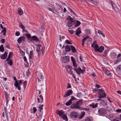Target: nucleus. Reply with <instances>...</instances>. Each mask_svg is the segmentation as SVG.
Segmentation results:
<instances>
[{
  "label": "nucleus",
  "mask_w": 121,
  "mask_h": 121,
  "mask_svg": "<svg viewBox=\"0 0 121 121\" xmlns=\"http://www.w3.org/2000/svg\"><path fill=\"white\" fill-rule=\"evenodd\" d=\"M67 20H69L70 22L74 21L73 19L70 16H69L67 17Z\"/></svg>",
  "instance_id": "nucleus-39"
},
{
  "label": "nucleus",
  "mask_w": 121,
  "mask_h": 121,
  "mask_svg": "<svg viewBox=\"0 0 121 121\" xmlns=\"http://www.w3.org/2000/svg\"><path fill=\"white\" fill-rule=\"evenodd\" d=\"M96 42L94 41L91 45V47L94 48V50L95 52H98L102 53L104 50V47L102 46L99 48L98 45L96 43Z\"/></svg>",
  "instance_id": "nucleus-1"
},
{
  "label": "nucleus",
  "mask_w": 121,
  "mask_h": 121,
  "mask_svg": "<svg viewBox=\"0 0 121 121\" xmlns=\"http://www.w3.org/2000/svg\"><path fill=\"white\" fill-rule=\"evenodd\" d=\"M106 103L103 100H102L100 101V104L103 106H105L107 105Z\"/></svg>",
  "instance_id": "nucleus-32"
},
{
  "label": "nucleus",
  "mask_w": 121,
  "mask_h": 121,
  "mask_svg": "<svg viewBox=\"0 0 121 121\" xmlns=\"http://www.w3.org/2000/svg\"><path fill=\"white\" fill-rule=\"evenodd\" d=\"M81 95V93H78L77 95V96L79 97H80Z\"/></svg>",
  "instance_id": "nucleus-57"
},
{
  "label": "nucleus",
  "mask_w": 121,
  "mask_h": 121,
  "mask_svg": "<svg viewBox=\"0 0 121 121\" xmlns=\"http://www.w3.org/2000/svg\"><path fill=\"white\" fill-rule=\"evenodd\" d=\"M109 2H110L112 5V6L115 11L117 12L119 11L118 9L116 6V5L111 0H109Z\"/></svg>",
  "instance_id": "nucleus-7"
},
{
  "label": "nucleus",
  "mask_w": 121,
  "mask_h": 121,
  "mask_svg": "<svg viewBox=\"0 0 121 121\" xmlns=\"http://www.w3.org/2000/svg\"><path fill=\"white\" fill-rule=\"evenodd\" d=\"M88 38V36H87L85 37L84 38H83L82 40V42L84 43L87 40Z\"/></svg>",
  "instance_id": "nucleus-44"
},
{
  "label": "nucleus",
  "mask_w": 121,
  "mask_h": 121,
  "mask_svg": "<svg viewBox=\"0 0 121 121\" xmlns=\"http://www.w3.org/2000/svg\"><path fill=\"white\" fill-rule=\"evenodd\" d=\"M63 61L64 62L67 63L69 61V56H66L63 57Z\"/></svg>",
  "instance_id": "nucleus-11"
},
{
  "label": "nucleus",
  "mask_w": 121,
  "mask_h": 121,
  "mask_svg": "<svg viewBox=\"0 0 121 121\" xmlns=\"http://www.w3.org/2000/svg\"><path fill=\"white\" fill-rule=\"evenodd\" d=\"M14 80L15 81L14 83L15 86L17 88V89L20 90L21 89L20 85L22 83V82L21 80L17 81L15 76H14L13 77Z\"/></svg>",
  "instance_id": "nucleus-2"
},
{
  "label": "nucleus",
  "mask_w": 121,
  "mask_h": 121,
  "mask_svg": "<svg viewBox=\"0 0 121 121\" xmlns=\"http://www.w3.org/2000/svg\"><path fill=\"white\" fill-rule=\"evenodd\" d=\"M64 113V112L62 110H61L60 111H58V112L57 113V114L59 115V116L60 117H61L62 116L63 114Z\"/></svg>",
  "instance_id": "nucleus-27"
},
{
  "label": "nucleus",
  "mask_w": 121,
  "mask_h": 121,
  "mask_svg": "<svg viewBox=\"0 0 121 121\" xmlns=\"http://www.w3.org/2000/svg\"><path fill=\"white\" fill-rule=\"evenodd\" d=\"M48 9L49 10L52 12L54 13L53 11H54V10L53 9H51L50 8H49Z\"/></svg>",
  "instance_id": "nucleus-62"
},
{
  "label": "nucleus",
  "mask_w": 121,
  "mask_h": 121,
  "mask_svg": "<svg viewBox=\"0 0 121 121\" xmlns=\"http://www.w3.org/2000/svg\"><path fill=\"white\" fill-rule=\"evenodd\" d=\"M7 55L8 53L6 52H5L1 56V58L3 60L5 59L6 58Z\"/></svg>",
  "instance_id": "nucleus-14"
},
{
  "label": "nucleus",
  "mask_w": 121,
  "mask_h": 121,
  "mask_svg": "<svg viewBox=\"0 0 121 121\" xmlns=\"http://www.w3.org/2000/svg\"><path fill=\"white\" fill-rule=\"evenodd\" d=\"M71 47L70 46H69L67 45L66 46L65 48V51L69 52L71 50Z\"/></svg>",
  "instance_id": "nucleus-21"
},
{
  "label": "nucleus",
  "mask_w": 121,
  "mask_h": 121,
  "mask_svg": "<svg viewBox=\"0 0 121 121\" xmlns=\"http://www.w3.org/2000/svg\"><path fill=\"white\" fill-rule=\"evenodd\" d=\"M72 103V102L70 100L67 102L66 103L65 105L67 106H69L71 105Z\"/></svg>",
  "instance_id": "nucleus-34"
},
{
  "label": "nucleus",
  "mask_w": 121,
  "mask_h": 121,
  "mask_svg": "<svg viewBox=\"0 0 121 121\" xmlns=\"http://www.w3.org/2000/svg\"><path fill=\"white\" fill-rule=\"evenodd\" d=\"M70 117L72 118H78V113L75 111L72 112L70 114Z\"/></svg>",
  "instance_id": "nucleus-5"
},
{
  "label": "nucleus",
  "mask_w": 121,
  "mask_h": 121,
  "mask_svg": "<svg viewBox=\"0 0 121 121\" xmlns=\"http://www.w3.org/2000/svg\"><path fill=\"white\" fill-rule=\"evenodd\" d=\"M6 60L7 61V63L10 66L13 65L12 60L10 59L7 58Z\"/></svg>",
  "instance_id": "nucleus-18"
},
{
  "label": "nucleus",
  "mask_w": 121,
  "mask_h": 121,
  "mask_svg": "<svg viewBox=\"0 0 121 121\" xmlns=\"http://www.w3.org/2000/svg\"><path fill=\"white\" fill-rule=\"evenodd\" d=\"M43 105H40V106L38 107L39 110L40 112H41V110L43 109Z\"/></svg>",
  "instance_id": "nucleus-47"
},
{
  "label": "nucleus",
  "mask_w": 121,
  "mask_h": 121,
  "mask_svg": "<svg viewBox=\"0 0 121 121\" xmlns=\"http://www.w3.org/2000/svg\"><path fill=\"white\" fill-rule=\"evenodd\" d=\"M97 91L99 94V95L98 96V97L99 99L106 97V94L103 90L99 89L97 90Z\"/></svg>",
  "instance_id": "nucleus-3"
},
{
  "label": "nucleus",
  "mask_w": 121,
  "mask_h": 121,
  "mask_svg": "<svg viewBox=\"0 0 121 121\" xmlns=\"http://www.w3.org/2000/svg\"><path fill=\"white\" fill-rule=\"evenodd\" d=\"M67 70L68 73L69 74H70V75L73 73L72 72L70 69V67H68V69H67Z\"/></svg>",
  "instance_id": "nucleus-40"
},
{
  "label": "nucleus",
  "mask_w": 121,
  "mask_h": 121,
  "mask_svg": "<svg viewBox=\"0 0 121 121\" xmlns=\"http://www.w3.org/2000/svg\"><path fill=\"white\" fill-rule=\"evenodd\" d=\"M36 45V52L38 53V56H39L41 54L40 47H41V44H39Z\"/></svg>",
  "instance_id": "nucleus-8"
},
{
  "label": "nucleus",
  "mask_w": 121,
  "mask_h": 121,
  "mask_svg": "<svg viewBox=\"0 0 121 121\" xmlns=\"http://www.w3.org/2000/svg\"><path fill=\"white\" fill-rule=\"evenodd\" d=\"M33 111L34 113H35L37 111V109L35 107L33 108Z\"/></svg>",
  "instance_id": "nucleus-58"
},
{
  "label": "nucleus",
  "mask_w": 121,
  "mask_h": 121,
  "mask_svg": "<svg viewBox=\"0 0 121 121\" xmlns=\"http://www.w3.org/2000/svg\"><path fill=\"white\" fill-rule=\"evenodd\" d=\"M85 121H92V120L90 117H87L86 118Z\"/></svg>",
  "instance_id": "nucleus-45"
},
{
  "label": "nucleus",
  "mask_w": 121,
  "mask_h": 121,
  "mask_svg": "<svg viewBox=\"0 0 121 121\" xmlns=\"http://www.w3.org/2000/svg\"><path fill=\"white\" fill-rule=\"evenodd\" d=\"M87 40L88 41L87 43L88 44H90L91 43L92 41V39L91 38H89L88 36V39Z\"/></svg>",
  "instance_id": "nucleus-42"
},
{
  "label": "nucleus",
  "mask_w": 121,
  "mask_h": 121,
  "mask_svg": "<svg viewBox=\"0 0 121 121\" xmlns=\"http://www.w3.org/2000/svg\"><path fill=\"white\" fill-rule=\"evenodd\" d=\"M3 30H2V32H6V28L5 27H4V28L3 29Z\"/></svg>",
  "instance_id": "nucleus-61"
},
{
  "label": "nucleus",
  "mask_w": 121,
  "mask_h": 121,
  "mask_svg": "<svg viewBox=\"0 0 121 121\" xmlns=\"http://www.w3.org/2000/svg\"><path fill=\"white\" fill-rule=\"evenodd\" d=\"M1 42L2 43H4L5 42V39H1Z\"/></svg>",
  "instance_id": "nucleus-60"
},
{
  "label": "nucleus",
  "mask_w": 121,
  "mask_h": 121,
  "mask_svg": "<svg viewBox=\"0 0 121 121\" xmlns=\"http://www.w3.org/2000/svg\"><path fill=\"white\" fill-rule=\"evenodd\" d=\"M65 38V37L64 36H62L61 37L60 35H59V39L61 41H62V40L64 39Z\"/></svg>",
  "instance_id": "nucleus-49"
},
{
  "label": "nucleus",
  "mask_w": 121,
  "mask_h": 121,
  "mask_svg": "<svg viewBox=\"0 0 121 121\" xmlns=\"http://www.w3.org/2000/svg\"><path fill=\"white\" fill-rule=\"evenodd\" d=\"M18 13L19 15H21L23 14V11L21 9L19 8L18 9Z\"/></svg>",
  "instance_id": "nucleus-29"
},
{
  "label": "nucleus",
  "mask_w": 121,
  "mask_h": 121,
  "mask_svg": "<svg viewBox=\"0 0 121 121\" xmlns=\"http://www.w3.org/2000/svg\"><path fill=\"white\" fill-rule=\"evenodd\" d=\"M73 92L71 90H69L67 91L66 93L64 95L63 97H66L67 96H69Z\"/></svg>",
  "instance_id": "nucleus-9"
},
{
  "label": "nucleus",
  "mask_w": 121,
  "mask_h": 121,
  "mask_svg": "<svg viewBox=\"0 0 121 121\" xmlns=\"http://www.w3.org/2000/svg\"><path fill=\"white\" fill-rule=\"evenodd\" d=\"M72 51L73 53H76L77 52V50L73 46L70 45Z\"/></svg>",
  "instance_id": "nucleus-25"
},
{
  "label": "nucleus",
  "mask_w": 121,
  "mask_h": 121,
  "mask_svg": "<svg viewBox=\"0 0 121 121\" xmlns=\"http://www.w3.org/2000/svg\"><path fill=\"white\" fill-rule=\"evenodd\" d=\"M27 84V82L26 81H25L24 82V86H26Z\"/></svg>",
  "instance_id": "nucleus-63"
},
{
  "label": "nucleus",
  "mask_w": 121,
  "mask_h": 121,
  "mask_svg": "<svg viewBox=\"0 0 121 121\" xmlns=\"http://www.w3.org/2000/svg\"><path fill=\"white\" fill-rule=\"evenodd\" d=\"M75 31L76 32L75 34L76 35L79 37L80 36L79 35L80 34L81 32L80 28V27H78L77 29Z\"/></svg>",
  "instance_id": "nucleus-16"
},
{
  "label": "nucleus",
  "mask_w": 121,
  "mask_h": 121,
  "mask_svg": "<svg viewBox=\"0 0 121 121\" xmlns=\"http://www.w3.org/2000/svg\"><path fill=\"white\" fill-rule=\"evenodd\" d=\"M117 56L116 54L114 52L112 53L111 55V56L112 58H114Z\"/></svg>",
  "instance_id": "nucleus-41"
},
{
  "label": "nucleus",
  "mask_w": 121,
  "mask_h": 121,
  "mask_svg": "<svg viewBox=\"0 0 121 121\" xmlns=\"http://www.w3.org/2000/svg\"><path fill=\"white\" fill-rule=\"evenodd\" d=\"M74 23L75 24L74 26L75 27H77L78 26L80 25L81 23L78 20H76L74 22Z\"/></svg>",
  "instance_id": "nucleus-22"
},
{
  "label": "nucleus",
  "mask_w": 121,
  "mask_h": 121,
  "mask_svg": "<svg viewBox=\"0 0 121 121\" xmlns=\"http://www.w3.org/2000/svg\"><path fill=\"white\" fill-rule=\"evenodd\" d=\"M56 4L58 8L60 11H63V9L62 8V6L61 5L59 4H57L56 3Z\"/></svg>",
  "instance_id": "nucleus-20"
},
{
  "label": "nucleus",
  "mask_w": 121,
  "mask_h": 121,
  "mask_svg": "<svg viewBox=\"0 0 121 121\" xmlns=\"http://www.w3.org/2000/svg\"><path fill=\"white\" fill-rule=\"evenodd\" d=\"M98 113L99 114H105L107 113L106 109L105 108H100L98 109Z\"/></svg>",
  "instance_id": "nucleus-4"
},
{
  "label": "nucleus",
  "mask_w": 121,
  "mask_h": 121,
  "mask_svg": "<svg viewBox=\"0 0 121 121\" xmlns=\"http://www.w3.org/2000/svg\"><path fill=\"white\" fill-rule=\"evenodd\" d=\"M20 54L22 56H24L25 55V52L22 50L20 49Z\"/></svg>",
  "instance_id": "nucleus-43"
},
{
  "label": "nucleus",
  "mask_w": 121,
  "mask_h": 121,
  "mask_svg": "<svg viewBox=\"0 0 121 121\" xmlns=\"http://www.w3.org/2000/svg\"><path fill=\"white\" fill-rule=\"evenodd\" d=\"M19 26L22 29L23 32H27L26 30L25 29V27L21 23L20 24Z\"/></svg>",
  "instance_id": "nucleus-17"
},
{
  "label": "nucleus",
  "mask_w": 121,
  "mask_h": 121,
  "mask_svg": "<svg viewBox=\"0 0 121 121\" xmlns=\"http://www.w3.org/2000/svg\"><path fill=\"white\" fill-rule=\"evenodd\" d=\"M121 61V59H117L115 61L114 64H118L119 62Z\"/></svg>",
  "instance_id": "nucleus-37"
},
{
  "label": "nucleus",
  "mask_w": 121,
  "mask_h": 121,
  "mask_svg": "<svg viewBox=\"0 0 121 121\" xmlns=\"http://www.w3.org/2000/svg\"><path fill=\"white\" fill-rule=\"evenodd\" d=\"M82 99L80 100L79 101L77 102L76 103V104H77L78 106H79L80 105H81L82 104Z\"/></svg>",
  "instance_id": "nucleus-28"
},
{
  "label": "nucleus",
  "mask_w": 121,
  "mask_h": 121,
  "mask_svg": "<svg viewBox=\"0 0 121 121\" xmlns=\"http://www.w3.org/2000/svg\"><path fill=\"white\" fill-rule=\"evenodd\" d=\"M33 40L38 42L39 41V40L37 37L36 36H33L31 38L30 41L31 42H33Z\"/></svg>",
  "instance_id": "nucleus-10"
},
{
  "label": "nucleus",
  "mask_w": 121,
  "mask_h": 121,
  "mask_svg": "<svg viewBox=\"0 0 121 121\" xmlns=\"http://www.w3.org/2000/svg\"><path fill=\"white\" fill-rule=\"evenodd\" d=\"M104 72L108 76H111L110 73L109 71L106 70L104 71Z\"/></svg>",
  "instance_id": "nucleus-31"
},
{
  "label": "nucleus",
  "mask_w": 121,
  "mask_h": 121,
  "mask_svg": "<svg viewBox=\"0 0 121 121\" xmlns=\"http://www.w3.org/2000/svg\"><path fill=\"white\" fill-rule=\"evenodd\" d=\"M65 42L67 44H72L71 43L69 42L68 40H65Z\"/></svg>",
  "instance_id": "nucleus-56"
},
{
  "label": "nucleus",
  "mask_w": 121,
  "mask_h": 121,
  "mask_svg": "<svg viewBox=\"0 0 121 121\" xmlns=\"http://www.w3.org/2000/svg\"><path fill=\"white\" fill-rule=\"evenodd\" d=\"M25 35L28 38H31V35L30 34H26Z\"/></svg>",
  "instance_id": "nucleus-52"
},
{
  "label": "nucleus",
  "mask_w": 121,
  "mask_h": 121,
  "mask_svg": "<svg viewBox=\"0 0 121 121\" xmlns=\"http://www.w3.org/2000/svg\"><path fill=\"white\" fill-rule=\"evenodd\" d=\"M73 66L75 68H77V65L76 63V61L73 63Z\"/></svg>",
  "instance_id": "nucleus-53"
},
{
  "label": "nucleus",
  "mask_w": 121,
  "mask_h": 121,
  "mask_svg": "<svg viewBox=\"0 0 121 121\" xmlns=\"http://www.w3.org/2000/svg\"><path fill=\"white\" fill-rule=\"evenodd\" d=\"M0 51L2 52H3L4 51V48L3 45H1L0 47Z\"/></svg>",
  "instance_id": "nucleus-38"
},
{
  "label": "nucleus",
  "mask_w": 121,
  "mask_h": 121,
  "mask_svg": "<svg viewBox=\"0 0 121 121\" xmlns=\"http://www.w3.org/2000/svg\"><path fill=\"white\" fill-rule=\"evenodd\" d=\"M70 107L72 109H80V107L77 104H73L70 106Z\"/></svg>",
  "instance_id": "nucleus-13"
},
{
  "label": "nucleus",
  "mask_w": 121,
  "mask_h": 121,
  "mask_svg": "<svg viewBox=\"0 0 121 121\" xmlns=\"http://www.w3.org/2000/svg\"><path fill=\"white\" fill-rule=\"evenodd\" d=\"M82 109L86 111H87L89 110L88 108H83Z\"/></svg>",
  "instance_id": "nucleus-59"
},
{
  "label": "nucleus",
  "mask_w": 121,
  "mask_h": 121,
  "mask_svg": "<svg viewBox=\"0 0 121 121\" xmlns=\"http://www.w3.org/2000/svg\"><path fill=\"white\" fill-rule=\"evenodd\" d=\"M13 55V53L12 52H10L9 54L8 57L7 58L10 59L12 57Z\"/></svg>",
  "instance_id": "nucleus-46"
},
{
  "label": "nucleus",
  "mask_w": 121,
  "mask_h": 121,
  "mask_svg": "<svg viewBox=\"0 0 121 121\" xmlns=\"http://www.w3.org/2000/svg\"><path fill=\"white\" fill-rule=\"evenodd\" d=\"M74 22V21H69L67 23L68 27H70L72 26V25L74 24V23H73Z\"/></svg>",
  "instance_id": "nucleus-23"
},
{
  "label": "nucleus",
  "mask_w": 121,
  "mask_h": 121,
  "mask_svg": "<svg viewBox=\"0 0 121 121\" xmlns=\"http://www.w3.org/2000/svg\"><path fill=\"white\" fill-rule=\"evenodd\" d=\"M68 31L71 34H73V31L72 29H69L68 30Z\"/></svg>",
  "instance_id": "nucleus-48"
},
{
  "label": "nucleus",
  "mask_w": 121,
  "mask_h": 121,
  "mask_svg": "<svg viewBox=\"0 0 121 121\" xmlns=\"http://www.w3.org/2000/svg\"><path fill=\"white\" fill-rule=\"evenodd\" d=\"M88 1L89 2L95 4H98L99 3L97 0H88Z\"/></svg>",
  "instance_id": "nucleus-26"
},
{
  "label": "nucleus",
  "mask_w": 121,
  "mask_h": 121,
  "mask_svg": "<svg viewBox=\"0 0 121 121\" xmlns=\"http://www.w3.org/2000/svg\"><path fill=\"white\" fill-rule=\"evenodd\" d=\"M121 70V65H119L117 68L116 69V71L117 72H119Z\"/></svg>",
  "instance_id": "nucleus-35"
},
{
  "label": "nucleus",
  "mask_w": 121,
  "mask_h": 121,
  "mask_svg": "<svg viewBox=\"0 0 121 121\" xmlns=\"http://www.w3.org/2000/svg\"><path fill=\"white\" fill-rule=\"evenodd\" d=\"M71 98L70 99V100H71V101L72 102V101H73L75 99H77L75 98L73 96H71Z\"/></svg>",
  "instance_id": "nucleus-50"
},
{
  "label": "nucleus",
  "mask_w": 121,
  "mask_h": 121,
  "mask_svg": "<svg viewBox=\"0 0 121 121\" xmlns=\"http://www.w3.org/2000/svg\"><path fill=\"white\" fill-rule=\"evenodd\" d=\"M5 100H6V105H7V104H8V103L9 100L8 99V97L5 96Z\"/></svg>",
  "instance_id": "nucleus-51"
},
{
  "label": "nucleus",
  "mask_w": 121,
  "mask_h": 121,
  "mask_svg": "<svg viewBox=\"0 0 121 121\" xmlns=\"http://www.w3.org/2000/svg\"><path fill=\"white\" fill-rule=\"evenodd\" d=\"M85 31L87 35H89L91 34V31L89 29H87L85 30Z\"/></svg>",
  "instance_id": "nucleus-36"
},
{
  "label": "nucleus",
  "mask_w": 121,
  "mask_h": 121,
  "mask_svg": "<svg viewBox=\"0 0 121 121\" xmlns=\"http://www.w3.org/2000/svg\"><path fill=\"white\" fill-rule=\"evenodd\" d=\"M71 59L72 60V63L75 62V60L73 56H71Z\"/></svg>",
  "instance_id": "nucleus-54"
},
{
  "label": "nucleus",
  "mask_w": 121,
  "mask_h": 121,
  "mask_svg": "<svg viewBox=\"0 0 121 121\" xmlns=\"http://www.w3.org/2000/svg\"><path fill=\"white\" fill-rule=\"evenodd\" d=\"M116 112H117L121 113V109H117L116 110Z\"/></svg>",
  "instance_id": "nucleus-64"
},
{
  "label": "nucleus",
  "mask_w": 121,
  "mask_h": 121,
  "mask_svg": "<svg viewBox=\"0 0 121 121\" xmlns=\"http://www.w3.org/2000/svg\"><path fill=\"white\" fill-rule=\"evenodd\" d=\"M38 81L39 82L41 80L39 79H41L42 81H43V76L41 74V73H39V76L38 77Z\"/></svg>",
  "instance_id": "nucleus-19"
},
{
  "label": "nucleus",
  "mask_w": 121,
  "mask_h": 121,
  "mask_svg": "<svg viewBox=\"0 0 121 121\" xmlns=\"http://www.w3.org/2000/svg\"><path fill=\"white\" fill-rule=\"evenodd\" d=\"M85 114V112H81L80 116L79 117V119H82V117L84 116Z\"/></svg>",
  "instance_id": "nucleus-33"
},
{
  "label": "nucleus",
  "mask_w": 121,
  "mask_h": 121,
  "mask_svg": "<svg viewBox=\"0 0 121 121\" xmlns=\"http://www.w3.org/2000/svg\"><path fill=\"white\" fill-rule=\"evenodd\" d=\"M20 35V33L18 31H16L15 33V35L17 36H19Z\"/></svg>",
  "instance_id": "nucleus-55"
},
{
  "label": "nucleus",
  "mask_w": 121,
  "mask_h": 121,
  "mask_svg": "<svg viewBox=\"0 0 121 121\" xmlns=\"http://www.w3.org/2000/svg\"><path fill=\"white\" fill-rule=\"evenodd\" d=\"M4 109L5 112V116L7 120H9V112L8 110L6 107H4Z\"/></svg>",
  "instance_id": "nucleus-12"
},
{
  "label": "nucleus",
  "mask_w": 121,
  "mask_h": 121,
  "mask_svg": "<svg viewBox=\"0 0 121 121\" xmlns=\"http://www.w3.org/2000/svg\"><path fill=\"white\" fill-rule=\"evenodd\" d=\"M24 39L25 38L24 37L21 36L17 40V41L19 44H20L23 41H24Z\"/></svg>",
  "instance_id": "nucleus-15"
},
{
  "label": "nucleus",
  "mask_w": 121,
  "mask_h": 121,
  "mask_svg": "<svg viewBox=\"0 0 121 121\" xmlns=\"http://www.w3.org/2000/svg\"><path fill=\"white\" fill-rule=\"evenodd\" d=\"M73 70L75 71L79 75H80L81 73H84L83 70L80 67H78L77 68H75Z\"/></svg>",
  "instance_id": "nucleus-6"
},
{
  "label": "nucleus",
  "mask_w": 121,
  "mask_h": 121,
  "mask_svg": "<svg viewBox=\"0 0 121 121\" xmlns=\"http://www.w3.org/2000/svg\"><path fill=\"white\" fill-rule=\"evenodd\" d=\"M61 117L63 118L64 120L66 121H68L67 117L66 114H64L63 115V116H62Z\"/></svg>",
  "instance_id": "nucleus-30"
},
{
  "label": "nucleus",
  "mask_w": 121,
  "mask_h": 121,
  "mask_svg": "<svg viewBox=\"0 0 121 121\" xmlns=\"http://www.w3.org/2000/svg\"><path fill=\"white\" fill-rule=\"evenodd\" d=\"M98 104L97 103L95 104L94 103H93L91 104H90V106L91 107H92V108H95L97 107L98 105Z\"/></svg>",
  "instance_id": "nucleus-24"
}]
</instances>
